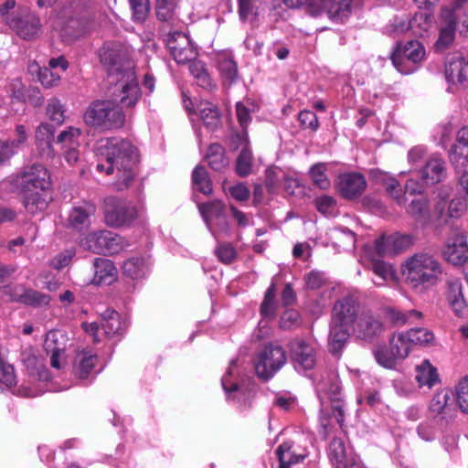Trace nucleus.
I'll use <instances>...</instances> for the list:
<instances>
[{
	"label": "nucleus",
	"mask_w": 468,
	"mask_h": 468,
	"mask_svg": "<svg viewBox=\"0 0 468 468\" xmlns=\"http://www.w3.org/2000/svg\"><path fill=\"white\" fill-rule=\"evenodd\" d=\"M98 172L107 175L115 173L113 183L118 191L128 189L137 175L136 165L140 155L138 149L128 140L111 137L101 140L96 149Z\"/></svg>",
	"instance_id": "obj_1"
},
{
	"label": "nucleus",
	"mask_w": 468,
	"mask_h": 468,
	"mask_svg": "<svg viewBox=\"0 0 468 468\" xmlns=\"http://www.w3.org/2000/svg\"><path fill=\"white\" fill-rule=\"evenodd\" d=\"M99 57L108 73L109 85L120 90V101L127 107H134L141 91L134 80L126 48L120 42H105L99 49Z\"/></svg>",
	"instance_id": "obj_2"
},
{
	"label": "nucleus",
	"mask_w": 468,
	"mask_h": 468,
	"mask_svg": "<svg viewBox=\"0 0 468 468\" xmlns=\"http://www.w3.org/2000/svg\"><path fill=\"white\" fill-rule=\"evenodd\" d=\"M402 273L406 283L417 293L422 294L441 280L443 268L438 259L426 251L414 253L403 262Z\"/></svg>",
	"instance_id": "obj_3"
},
{
	"label": "nucleus",
	"mask_w": 468,
	"mask_h": 468,
	"mask_svg": "<svg viewBox=\"0 0 468 468\" xmlns=\"http://www.w3.org/2000/svg\"><path fill=\"white\" fill-rule=\"evenodd\" d=\"M111 92L114 98L94 100L86 108L82 119L84 123L93 129L103 132L122 129L125 124V105L120 101V90L113 86ZM126 108H128L126 106Z\"/></svg>",
	"instance_id": "obj_4"
},
{
	"label": "nucleus",
	"mask_w": 468,
	"mask_h": 468,
	"mask_svg": "<svg viewBox=\"0 0 468 468\" xmlns=\"http://www.w3.org/2000/svg\"><path fill=\"white\" fill-rule=\"evenodd\" d=\"M425 48L419 40H409L405 45L398 44L391 54V60L395 68L402 74H409L416 70V64L424 59Z\"/></svg>",
	"instance_id": "obj_5"
},
{
	"label": "nucleus",
	"mask_w": 468,
	"mask_h": 468,
	"mask_svg": "<svg viewBox=\"0 0 468 468\" xmlns=\"http://www.w3.org/2000/svg\"><path fill=\"white\" fill-rule=\"evenodd\" d=\"M103 210L106 224L114 228L129 226L137 217L130 202L113 197L105 198Z\"/></svg>",
	"instance_id": "obj_6"
},
{
	"label": "nucleus",
	"mask_w": 468,
	"mask_h": 468,
	"mask_svg": "<svg viewBox=\"0 0 468 468\" xmlns=\"http://www.w3.org/2000/svg\"><path fill=\"white\" fill-rule=\"evenodd\" d=\"M50 185L49 173L41 164L26 166L16 178V186L20 192L45 191Z\"/></svg>",
	"instance_id": "obj_7"
},
{
	"label": "nucleus",
	"mask_w": 468,
	"mask_h": 468,
	"mask_svg": "<svg viewBox=\"0 0 468 468\" xmlns=\"http://www.w3.org/2000/svg\"><path fill=\"white\" fill-rule=\"evenodd\" d=\"M286 355L282 346H266L259 354L255 365L257 376L264 381L269 380L285 364Z\"/></svg>",
	"instance_id": "obj_8"
},
{
	"label": "nucleus",
	"mask_w": 468,
	"mask_h": 468,
	"mask_svg": "<svg viewBox=\"0 0 468 468\" xmlns=\"http://www.w3.org/2000/svg\"><path fill=\"white\" fill-rule=\"evenodd\" d=\"M326 12L328 16L343 21L351 12V0H310L309 14L318 16Z\"/></svg>",
	"instance_id": "obj_9"
},
{
	"label": "nucleus",
	"mask_w": 468,
	"mask_h": 468,
	"mask_svg": "<svg viewBox=\"0 0 468 468\" xmlns=\"http://www.w3.org/2000/svg\"><path fill=\"white\" fill-rule=\"evenodd\" d=\"M358 298L355 294H347L337 300L333 307L331 322L352 326L358 318Z\"/></svg>",
	"instance_id": "obj_10"
},
{
	"label": "nucleus",
	"mask_w": 468,
	"mask_h": 468,
	"mask_svg": "<svg viewBox=\"0 0 468 468\" xmlns=\"http://www.w3.org/2000/svg\"><path fill=\"white\" fill-rule=\"evenodd\" d=\"M352 332L356 338L371 343L382 334L383 324L371 313L366 312L352 325Z\"/></svg>",
	"instance_id": "obj_11"
},
{
	"label": "nucleus",
	"mask_w": 468,
	"mask_h": 468,
	"mask_svg": "<svg viewBox=\"0 0 468 468\" xmlns=\"http://www.w3.org/2000/svg\"><path fill=\"white\" fill-rule=\"evenodd\" d=\"M443 256L448 262L455 266L463 265L468 261L467 239L463 231L452 230V237L448 239L443 250Z\"/></svg>",
	"instance_id": "obj_12"
},
{
	"label": "nucleus",
	"mask_w": 468,
	"mask_h": 468,
	"mask_svg": "<svg viewBox=\"0 0 468 468\" xmlns=\"http://www.w3.org/2000/svg\"><path fill=\"white\" fill-rule=\"evenodd\" d=\"M291 358L296 368L312 369L315 365L314 348L303 339H293L289 343Z\"/></svg>",
	"instance_id": "obj_13"
},
{
	"label": "nucleus",
	"mask_w": 468,
	"mask_h": 468,
	"mask_svg": "<svg viewBox=\"0 0 468 468\" xmlns=\"http://www.w3.org/2000/svg\"><path fill=\"white\" fill-rule=\"evenodd\" d=\"M167 47L178 64L191 62L197 56V52L191 46L188 37L182 33L173 34L167 41Z\"/></svg>",
	"instance_id": "obj_14"
},
{
	"label": "nucleus",
	"mask_w": 468,
	"mask_h": 468,
	"mask_svg": "<svg viewBox=\"0 0 468 468\" xmlns=\"http://www.w3.org/2000/svg\"><path fill=\"white\" fill-rule=\"evenodd\" d=\"M8 24L20 37L26 40L37 37L41 27L40 19L32 13L13 17Z\"/></svg>",
	"instance_id": "obj_15"
},
{
	"label": "nucleus",
	"mask_w": 468,
	"mask_h": 468,
	"mask_svg": "<svg viewBox=\"0 0 468 468\" xmlns=\"http://www.w3.org/2000/svg\"><path fill=\"white\" fill-rule=\"evenodd\" d=\"M418 176L426 186L441 182L447 176L445 161L439 156L431 157L418 172Z\"/></svg>",
	"instance_id": "obj_16"
},
{
	"label": "nucleus",
	"mask_w": 468,
	"mask_h": 468,
	"mask_svg": "<svg viewBox=\"0 0 468 468\" xmlns=\"http://www.w3.org/2000/svg\"><path fill=\"white\" fill-rule=\"evenodd\" d=\"M366 187V178L359 173L345 174L339 177V193L346 199L351 200L360 197Z\"/></svg>",
	"instance_id": "obj_17"
},
{
	"label": "nucleus",
	"mask_w": 468,
	"mask_h": 468,
	"mask_svg": "<svg viewBox=\"0 0 468 468\" xmlns=\"http://www.w3.org/2000/svg\"><path fill=\"white\" fill-rule=\"evenodd\" d=\"M449 157L456 173L468 163V126L462 127L456 135L455 144L451 147Z\"/></svg>",
	"instance_id": "obj_18"
},
{
	"label": "nucleus",
	"mask_w": 468,
	"mask_h": 468,
	"mask_svg": "<svg viewBox=\"0 0 468 468\" xmlns=\"http://www.w3.org/2000/svg\"><path fill=\"white\" fill-rule=\"evenodd\" d=\"M445 77L452 84L468 82V61L460 54H453L446 61Z\"/></svg>",
	"instance_id": "obj_19"
},
{
	"label": "nucleus",
	"mask_w": 468,
	"mask_h": 468,
	"mask_svg": "<svg viewBox=\"0 0 468 468\" xmlns=\"http://www.w3.org/2000/svg\"><path fill=\"white\" fill-rule=\"evenodd\" d=\"M352 326L330 322L328 335L329 352L335 356H340L344 347L350 338V328Z\"/></svg>",
	"instance_id": "obj_20"
},
{
	"label": "nucleus",
	"mask_w": 468,
	"mask_h": 468,
	"mask_svg": "<svg viewBox=\"0 0 468 468\" xmlns=\"http://www.w3.org/2000/svg\"><path fill=\"white\" fill-rule=\"evenodd\" d=\"M446 285V298L453 312L458 316L466 314L468 305L463 297L461 281L459 279H449Z\"/></svg>",
	"instance_id": "obj_21"
},
{
	"label": "nucleus",
	"mask_w": 468,
	"mask_h": 468,
	"mask_svg": "<svg viewBox=\"0 0 468 468\" xmlns=\"http://www.w3.org/2000/svg\"><path fill=\"white\" fill-rule=\"evenodd\" d=\"M54 134L55 127L53 124L43 122L37 127L35 135L36 144L42 157L49 158L54 155L52 147L53 143H55Z\"/></svg>",
	"instance_id": "obj_22"
},
{
	"label": "nucleus",
	"mask_w": 468,
	"mask_h": 468,
	"mask_svg": "<svg viewBox=\"0 0 468 468\" xmlns=\"http://www.w3.org/2000/svg\"><path fill=\"white\" fill-rule=\"evenodd\" d=\"M93 283L97 285H110L117 278V269L111 260L95 258L93 261Z\"/></svg>",
	"instance_id": "obj_23"
},
{
	"label": "nucleus",
	"mask_w": 468,
	"mask_h": 468,
	"mask_svg": "<svg viewBox=\"0 0 468 468\" xmlns=\"http://www.w3.org/2000/svg\"><path fill=\"white\" fill-rule=\"evenodd\" d=\"M94 212L95 207L92 205L72 207L65 224L66 228L76 231L87 229L90 226V216Z\"/></svg>",
	"instance_id": "obj_24"
},
{
	"label": "nucleus",
	"mask_w": 468,
	"mask_h": 468,
	"mask_svg": "<svg viewBox=\"0 0 468 468\" xmlns=\"http://www.w3.org/2000/svg\"><path fill=\"white\" fill-rule=\"evenodd\" d=\"M443 20L453 21L454 26L460 24L468 31V0H454L451 8L441 9Z\"/></svg>",
	"instance_id": "obj_25"
},
{
	"label": "nucleus",
	"mask_w": 468,
	"mask_h": 468,
	"mask_svg": "<svg viewBox=\"0 0 468 468\" xmlns=\"http://www.w3.org/2000/svg\"><path fill=\"white\" fill-rule=\"evenodd\" d=\"M205 160L207 162L208 166L216 172L225 170L229 165L226 150L218 143H213L207 146Z\"/></svg>",
	"instance_id": "obj_26"
},
{
	"label": "nucleus",
	"mask_w": 468,
	"mask_h": 468,
	"mask_svg": "<svg viewBox=\"0 0 468 468\" xmlns=\"http://www.w3.org/2000/svg\"><path fill=\"white\" fill-rule=\"evenodd\" d=\"M101 327L108 336L122 334L126 329V324L122 321L118 312L112 309L105 310L101 314Z\"/></svg>",
	"instance_id": "obj_27"
},
{
	"label": "nucleus",
	"mask_w": 468,
	"mask_h": 468,
	"mask_svg": "<svg viewBox=\"0 0 468 468\" xmlns=\"http://www.w3.org/2000/svg\"><path fill=\"white\" fill-rule=\"evenodd\" d=\"M410 217L420 227H426L431 219L430 204L426 197L413 199L407 209Z\"/></svg>",
	"instance_id": "obj_28"
},
{
	"label": "nucleus",
	"mask_w": 468,
	"mask_h": 468,
	"mask_svg": "<svg viewBox=\"0 0 468 468\" xmlns=\"http://www.w3.org/2000/svg\"><path fill=\"white\" fill-rule=\"evenodd\" d=\"M191 181L194 190L205 196H211L213 194L212 180L205 166L198 165L194 168Z\"/></svg>",
	"instance_id": "obj_29"
},
{
	"label": "nucleus",
	"mask_w": 468,
	"mask_h": 468,
	"mask_svg": "<svg viewBox=\"0 0 468 468\" xmlns=\"http://www.w3.org/2000/svg\"><path fill=\"white\" fill-rule=\"evenodd\" d=\"M198 112L204 125L210 131H215L220 124L219 109L209 101L200 102Z\"/></svg>",
	"instance_id": "obj_30"
},
{
	"label": "nucleus",
	"mask_w": 468,
	"mask_h": 468,
	"mask_svg": "<svg viewBox=\"0 0 468 468\" xmlns=\"http://www.w3.org/2000/svg\"><path fill=\"white\" fill-rule=\"evenodd\" d=\"M90 0H61L58 15L60 18L71 20L78 17L88 6Z\"/></svg>",
	"instance_id": "obj_31"
},
{
	"label": "nucleus",
	"mask_w": 468,
	"mask_h": 468,
	"mask_svg": "<svg viewBox=\"0 0 468 468\" xmlns=\"http://www.w3.org/2000/svg\"><path fill=\"white\" fill-rule=\"evenodd\" d=\"M328 456L335 468H348L350 463L346 458L344 441L339 438H334L328 449Z\"/></svg>",
	"instance_id": "obj_32"
},
{
	"label": "nucleus",
	"mask_w": 468,
	"mask_h": 468,
	"mask_svg": "<svg viewBox=\"0 0 468 468\" xmlns=\"http://www.w3.org/2000/svg\"><path fill=\"white\" fill-rule=\"evenodd\" d=\"M105 241V229L92 231L85 235L80 240V246L88 251L96 254H103Z\"/></svg>",
	"instance_id": "obj_33"
},
{
	"label": "nucleus",
	"mask_w": 468,
	"mask_h": 468,
	"mask_svg": "<svg viewBox=\"0 0 468 468\" xmlns=\"http://www.w3.org/2000/svg\"><path fill=\"white\" fill-rule=\"evenodd\" d=\"M23 205L26 210L35 215L38 212L44 211L48 207V201L38 190L32 192H23Z\"/></svg>",
	"instance_id": "obj_34"
},
{
	"label": "nucleus",
	"mask_w": 468,
	"mask_h": 468,
	"mask_svg": "<svg viewBox=\"0 0 468 468\" xmlns=\"http://www.w3.org/2000/svg\"><path fill=\"white\" fill-rule=\"evenodd\" d=\"M97 362L98 356L96 355L79 354L73 367L75 375L82 379L87 378Z\"/></svg>",
	"instance_id": "obj_35"
},
{
	"label": "nucleus",
	"mask_w": 468,
	"mask_h": 468,
	"mask_svg": "<svg viewBox=\"0 0 468 468\" xmlns=\"http://www.w3.org/2000/svg\"><path fill=\"white\" fill-rule=\"evenodd\" d=\"M292 442L285 441L282 443L276 450L279 468H290L292 464L298 463L304 459V455L295 454L291 452Z\"/></svg>",
	"instance_id": "obj_36"
},
{
	"label": "nucleus",
	"mask_w": 468,
	"mask_h": 468,
	"mask_svg": "<svg viewBox=\"0 0 468 468\" xmlns=\"http://www.w3.org/2000/svg\"><path fill=\"white\" fill-rule=\"evenodd\" d=\"M122 274L132 280L144 276L145 261L143 257H132L126 260L122 266Z\"/></svg>",
	"instance_id": "obj_37"
},
{
	"label": "nucleus",
	"mask_w": 468,
	"mask_h": 468,
	"mask_svg": "<svg viewBox=\"0 0 468 468\" xmlns=\"http://www.w3.org/2000/svg\"><path fill=\"white\" fill-rule=\"evenodd\" d=\"M417 370L416 380L420 386L427 385L431 388L439 381L437 370L429 360H424L420 366L417 367Z\"/></svg>",
	"instance_id": "obj_38"
},
{
	"label": "nucleus",
	"mask_w": 468,
	"mask_h": 468,
	"mask_svg": "<svg viewBox=\"0 0 468 468\" xmlns=\"http://www.w3.org/2000/svg\"><path fill=\"white\" fill-rule=\"evenodd\" d=\"M446 26L440 30L439 37L435 42L434 48L438 52L448 49L454 40L456 27L453 21L444 20Z\"/></svg>",
	"instance_id": "obj_39"
},
{
	"label": "nucleus",
	"mask_w": 468,
	"mask_h": 468,
	"mask_svg": "<svg viewBox=\"0 0 468 468\" xmlns=\"http://www.w3.org/2000/svg\"><path fill=\"white\" fill-rule=\"evenodd\" d=\"M51 298L48 294L24 287L21 303L32 307L47 306L49 304Z\"/></svg>",
	"instance_id": "obj_40"
},
{
	"label": "nucleus",
	"mask_w": 468,
	"mask_h": 468,
	"mask_svg": "<svg viewBox=\"0 0 468 468\" xmlns=\"http://www.w3.org/2000/svg\"><path fill=\"white\" fill-rule=\"evenodd\" d=\"M389 348L396 360L407 357L410 352V343L406 335H393L389 340Z\"/></svg>",
	"instance_id": "obj_41"
},
{
	"label": "nucleus",
	"mask_w": 468,
	"mask_h": 468,
	"mask_svg": "<svg viewBox=\"0 0 468 468\" xmlns=\"http://www.w3.org/2000/svg\"><path fill=\"white\" fill-rule=\"evenodd\" d=\"M252 153L250 147H243L236 159L235 171L240 177H246L251 173Z\"/></svg>",
	"instance_id": "obj_42"
},
{
	"label": "nucleus",
	"mask_w": 468,
	"mask_h": 468,
	"mask_svg": "<svg viewBox=\"0 0 468 468\" xmlns=\"http://www.w3.org/2000/svg\"><path fill=\"white\" fill-rule=\"evenodd\" d=\"M430 26L431 17L427 13H416L410 18V29L418 37H423L428 32Z\"/></svg>",
	"instance_id": "obj_43"
},
{
	"label": "nucleus",
	"mask_w": 468,
	"mask_h": 468,
	"mask_svg": "<svg viewBox=\"0 0 468 468\" xmlns=\"http://www.w3.org/2000/svg\"><path fill=\"white\" fill-rule=\"evenodd\" d=\"M179 0H156L155 14L158 20L167 22L173 19Z\"/></svg>",
	"instance_id": "obj_44"
},
{
	"label": "nucleus",
	"mask_w": 468,
	"mask_h": 468,
	"mask_svg": "<svg viewBox=\"0 0 468 468\" xmlns=\"http://www.w3.org/2000/svg\"><path fill=\"white\" fill-rule=\"evenodd\" d=\"M198 209L204 220L208 223L211 217L219 218L223 214L225 205L221 200L214 199L209 202L199 204Z\"/></svg>",
	"instance_id": "obj_45"
},
{
	"label": "nucleus",
	"mask_w": 468,
	"mask_h": 468,
	"mask_svg": "<svg viewBox=\"0 0 468 468\" xmlns=\"http://www.w3.org/2000/svg\"><path fill=\"white\" fill-rule=\"evenodd\" d=\"M218 69L222 78L228 80L230 83L237 79L238 67L233 58L226 55L220 56L218 59Z\"/></svg>",
	"instance_id": "obj_46"
},
{
	"label": "nucleus",
	"mask_w": 468,
	"mask_h": 468,
	"mask_svg": "<svg viewBox=\"0 0 468 468\" xmlns=\"http://www.w3.org/2000/svg\"><path fill=\"white\" fill-rule=\"evenodd\" d=\"M46 113L54 124L61 125L65 122V109L60 101L57 98H52L48 101L46 108Z\"/></svg>",
	"instance_id": "obj_47"
},
{
	"label": "nucleus",
	"mask_w": 468,
	"mask_h": 468,
	"mask_svg": "<svg viewBox=\"0 0 468 468\" xmlns=\"http://www.w3.org/2000/svg\"><path fill=\"white\" fill-rule=\"evenodd\" d=\"M449 395L445 391L436 393L431 400L430 410L435 416H441V419H444L447 411L449 410L448 400Z\"/></svg>",
	"instance_id": "obj_48"
},
{
	"label": "nucleus",
	"mask_w": 468,
	"mask_h": 468,
	"mask_svg": "<svg viewBox=\"0 0 468 468\" xmlns=\"http://www.w3.org/2000/svg\"><path fill=\"white\" fill-rule=\"evenodd\" d=\"M389 244L393 249V255H398L414 244V237L410 234L396 233L389 235Z\"/></svg>",
	"instance_id": "obj_49"
},
{
	"label": "nucleus",
	"mask_w": 468,
	"mask_h": 468,
	"mask_svg": "<svg viewBox=\"0 0 468 468\" xmlns=\"http://www.w3.org/2000/svg\"><path fill=\"white\" fill-rule=\"evenodd\" d=\"M406 336L409 343L420 346L430 344L434 338L432 332L422 327L410 329Z\"/></svg>",
	"instance_id": "obj_50"
},
{
	"label": "nucleus",
	"mask_w": 468,
	"mask_h": 468,
	"mask_svg": "<svg viewBox=\"0 0 468 468\" xmlns=\"http://www.w3.org/2000/svg\"><path fill=\"white\" fill-rule=\"evenodd\" d=\"M129 2L133 11V19L139 23L144 22L151 10L150 1L129 0Z\"/></svg>",
	"instance_id": "obj_51"
},
{
	"label": "nucleus",
	"mask_w": 468,
	"mask_h": 468,
	"mask_svg": "<svg viewBox=\"0 0 468 468\" xmlns=\"http://www.w3.org/2000/svg\"><path fill=\"white\" fill-rule=\"evenodd\" d=\"M22 361L30 376L37 375L39 378H42L47 374L43 365L39 364L37 356L34 354L23 353Z\"/></svg>",
	"instance_id": "obj_52"
},
{
	"label": "nucleus",
	"mask_w": 468,
	"mask_h": 468,
	"mask_svg": "<svg viewBox=\"0 0 468 468\" xmlns=\"http://www.w3.org/2000/svg\"><path fill=\"white\" fill-rule=\"evenodd\" d=\"M326 165L324 163H318L310 169V176L314 184L321 189H326L330 186V181L325 175Z\"/></svg>",
	"instance_id": "obj_53"
},
{
	"label": "nucleus",
	"mask_w": 468,
	"mask_h": 468,
	"mask_svg": "<svg viewBox=\"0 0 468 468\" xmlns=\"http://www.w3.org/2000/svg\"><path fill=\"white\" fill-rule=\"evenodd\" d=\"M372 175L376 178L383 180L386 191L395 199L399 200L401 197V187L399 181L393 177L386 178V175L380 171H373Z\"/></svg>",
	"instance_id": "obj_54"
},
{
	"label": "nucleus",
	"mask_w": 468,
	"mask_h": 468,
	"mask_svg": "<svg viewBox=\"0 0 468 468\" xmlns=\"http://www.w3.org/2000/svg\"><path fill=\"white\" fill-rule=\"evenodd\" d=\"M123 247V239L110 230L105 229V241L103 254L118 253Z\"/></svg>",
	"instance_id": "obj_55"
},
{
	"label": "nucleus",
	"mask_w": 468,
	"mask_h": 468,
	"mask_svg": "<svg viewBox=\"0 0 468 468\" xmlns=\"http://www.w3.org/2000/svg\"><path fill=\"white\" fill-rule=\"evenodd\" d=\"M449 194L448 192L445 193H439V197H441V200L437 202V204L434 207V212L438 215L437 221L435 222L434 230L437 234H440L441 232V227L442 223L447 222V214L445 215L446 207L448 208V205L446 198L448 197Z\"/></svg>",
	"instance_id": "obj_56"
},
{
	"label": "nucleus",
	"mask_w": 468,
	"mask_h": 468,
	"mask_svg": "<svg viewBox=\"0 0 468 468\" xmlns=\"http://www.w3.org/2000/svg\"><path fill=\"white\" fill-rule=\"evenodd\" d=\"M456 401L460 410L468 414V376L462 378L456 387Z\"/></svg>",
	"instance_id": "obj_57"
},
{
	"label": "nucleus",
	"mask_w": 468,
	"mask_h": 468,
	"mask_svg": "<svg viewBox=\"0 0 468 468\" xmlns=\"http://www.w3.org/2000/svg\"><path fill=\"white\" fill-rule=\"evenodd\" d=\"M374 356L377 362L386 368H393L396 366V358L390 353V348L382 346L374 350Z\"/></svg>",
	"instance_id": "obj_58"
},
{
	"label": "nucleus",
	"mask_w": 468,
	"mask_h": 468,
	"mask_svg": "<svg viewBox=\"0 0 468 468\" xmlns=\"http://www.w3.org/2000/svg\"><path fill=\"white\" fill-rule=\"evenodd\" d=\"M301 324V315L294 309L286 310L280 318V327L283 330H289L299 326Z\"/></svg>",
	"instance_id": "obj_59"
},
{
	"label": "nucleus",
	"mask_w": 468,
	"mask_h": 468,
	"mask_svg": "<svg viewBox=\"0 0 468 468\" xmlns=\"http://www.w3.org/2000/svg\"><path fill=\"white\" fill-rule=\"evenodd\" d=\"M63 338L64 335L58 331H49L46 335L44 341V348L46 352L48 354L49 351H64L65 346L58 343L59 340H62Z\"/></svg>",
	"instance_id": "obj_60"
},
{
	"label": "nucleus",
	"mask_w": 468,
	"mask_h": 468,
	"mask_svg": "<svg viewBox=\"0 0 468 468\" xmlns=\"http://www.w3.org/2000/svg\"><path fill=\"white\" fill-rule=\"evenodd\" d=\"M298 120L303 129H310L312 132H315L319 127L318 118L312 111L303 110L300 112Z\"/></svg>",
	"instance_id": "obj_61"
},
{
	"label": "nucleus",
	"mask_w": 468,
	"mask_h": 468,
	"mask_svg": "<svg viewBox=\"0 0 468 468\" xmlns=\"http://www.w3.org/2000/svg\"><path fill=\"white\" fill-rule=\"evenodd\" d=\"M0 383L5 384L8 388L16 384L15 368L12 365L4 362L0 363Z\"/></svg>",
	"instance_id": "obj_62"
},
{
	"label": "nucleus",
	"mask_w": 468,
	"mask_h": 468,
	"mask_svg": "<svg viewBox=\"0 0 468 468\" xmlns=\"http://www.w3.org/2000/svg\"><path fill=\"white\" fill-rule=\"evenodd\" d=\"M317 210L324 216L335 215V200L334 197L329 196H324L315 200Z\"/></svg>",
	"instance_id": "obj_63"
},
{
	"label": "nucleus",
	"mask_w": 468,
	"mask_h": 468,
	"mask_svg": "<svg viewBox=\"0 0 468 468\" xmlns=\"http://www.w3.org/2000/svg\"><path fill=\"white\" fill-rule=\"evenodd\" d=\"M370 269L383 281H387L393 275V270L391 266L380 260H373L370 264Z\"/></svg>",
	"instance_id": "obj_64"
}]
</instances>
